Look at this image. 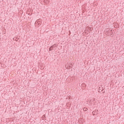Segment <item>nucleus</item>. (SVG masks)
<instances>
[{
	"label": "nucleus",
	"instance_id": "obj_1",
	"mask_svg": "<svg viewBox=\"0 0 124 124\" xmlns=\"http://www.w3.org/2000/svg\"><path fill=\"white\" fill-rule=\"evenodd\" d=\"M56 47H57V45L56 44H54L53 46H51L49 47V51H52V50H54L55 51V50H56L55 49Z\"/></svg>",
	"mask_w": 124,
	"mask_h": 124
},
{
	"label": "nucleus",
	"instance_id": "obj_2",
	"mask_svg": "<svg viewBox=\"0 0 124 124\" xmlns=\"http://www.w3.org/2000/svg\"><path fill=\"white\" fill-rule=\"evenodd\" d=\"M88 29H89L88 31H93V30H92V28L88 27Z\"/></svg>",
	"mask_w": 124,
	"mask_h": 124
},
{
	"label": "nucleus",
	"instance_id": "obj_3",
	"mask_svg": "<svg viewBox=\"0 0 124 124\" xmlns=\"http://www.w3.org/2000/svg\"><path fill=\"white\" fill-rule=\"evenodd\" d=\"M87 110H88V108H83V111H87Z\"/></svg>",
	"mask_w": 124,
	"mask_h": 124
},
{
	"label": "nucleus",
	"instance_id": "obj_4",
	"mask_svg": "<svg viewBox=\"0 0 124 124\" xmlns=\"http://www.w3.org/2000/svg\"><path fill=\"white\" fill-rule=\"evenodd\" d=\"M69 67H72V63L69 64Z\"/></svg>",
	"mask_w": 124,
	"mask_h": 124
},
{
	"label": "nucleus",
	"instance_id": "obj_5",
	"mask_svg": "<svg viewBox=\"0 0 124 124\" xmlns=\"http://www.w3.org/2000/svg\"><path fill=\"white\" fill-rule=\"evenodd\" d=\"M101 92H102L103 93H105V91H104V89L102 90Z\"/></svg>",
	"mask_w": 124,
	"mask_h": 124
},
{
	"label": "nucleus",
	"instance_id": "obj_6",
	"mask_svg": "<svg viewBox=\"0 0 124 124\" xmlns=\"http://www.w3.org/2000/svg\"><path fill=\"white\" fill-rule=\"evenodd\" d=\"M93 114H94L95 113V111H93V112H92Z\"/></svg>",
	"mask_w": 124,
	"mask_h": 124
},
{
	"label": "nucleus",
	"instance_id": "obj_7",
	"mask_svg": "<svg viewBox=\"0 0 124 124\" xmlns=\"http://www.w3.org/2000/svg\"><path fill=\"white\" fill-rule=\"evenodd\" d=\"M94 115H95L94 113H93V115L94 116Z\"/></svg>",
	"mask_w": 124,
	"mask_h": 124
}]
</instances>
